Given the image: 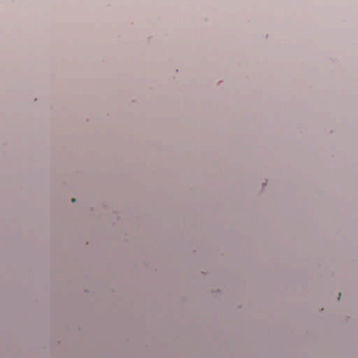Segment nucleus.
<instances>
[{
	"label": "nucleus",
	"mask_w": 358,
	"mask_h": 358,
	"mask_svg": "<svg viewBox=\"0 0 358 358\" xmlns=\"http://www.w3.org/2000/svg\"><path fill=\"white\" fill-rule=\"evenodd\" d=\"M72 201H73V202H75V201H76V199H72Z\"/></svg>",
	"instance_id": "1"
}]
</instances>
